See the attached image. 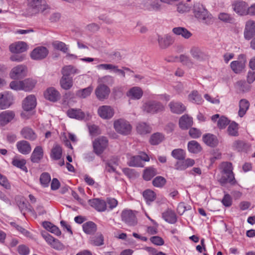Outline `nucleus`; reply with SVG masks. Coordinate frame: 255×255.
<instances>
[{
    "label": "nucleus",
    "mask_w": 255,
    "mask_h": 255,
    "mask_svg": "<svg viewBox=\"0 0 255 255\" xmlns=\"http://www.w3.org/2000/svg\"><path fill=\"white\" fill-rule=\"evenodd\" d=\"M193 13L195 17L203 23L210 25L214 22L212 14L201 3H197L194 4Z\"/></svg>",
    "instance_id": "obj_1"
},
{
    "label": "nucleus",
    "mask_w": 255,
    "mask_h": 255,
    "mask_svg": "<svg viewBox=\"0 0 255 255\" xmlns=\"http://www.w3.org/2000/svg\"><path fill=\"white\" fill-rule=\"evenodd\" d=\"M141 109L144 114L153 115L164 112L165 108L160 102L149 100L143 103Z\"/></svg>",
    "instance_id": "obj_2"
},
{
    "label": "nucleus",
    "mask_w": 255,
    "mask_h": 255,
    "mask_svg": "<svg viewBox=\"0 0 255 255\" xmlns=\"http://www.w3.org/2000/svg\"><path fill=\"white\" fill-rule=\"evenodd\" d=\"M27 4L33 12L47 15L50 12V7L43 0H27Z\"/></svg>",
    "instance_id": "obj_3"
},
{
    "label": "nucleus",
    "mask_w": 255,
    "mask_h": 255,
    "mask_svg": "<svg viewBox=\"0 0 255 255\" xmlns=\"http://www.w3.org/2000/svg\"><path fill=\"white\" fill-rule=\"evenodd\" d=\"M114 128L118 133L124 135L129 134L132 130L131 125L124 119L115 120L114 122Z\"/></svg>",
    "instance_id": "obj_4"
},
{
    "label": "nucleus",
    "mask_w": 255,
    "mask_h": 255,
    "mask_svg": "<svg viewBox=\"0 0 255 255\" xmlns=\"http://www.w3.org/2000/svg\"><path fill=\"white\" fill-rule=\"evenodd\" d=\"M94 152L97 155L101 154L108 145V140L106 137L101 136L97 138L93 142Z\"/></svg>",
    "instance_id": "obj_5"
},
{
    "label": "nucleus",
    "mask_w": 255,
    "mask_h": 255,
    "mask_svg": "<svg viewBox=\"0 0 255 255\" xmlns=\"http://www.w3.org/2000/svg\"><path fill=\"white\" fill-rule=\"evenodd\" d=\"M192 58L198 62H204L209 59L208 55L197 46H192L190 50Z\"/></svg>",
    "instance_id": "obj_6"
},
{
    "label": "nucleus",
    "mask_w": 255,
    "mask_h": 255,
    "mask_svg": "<svg viewBox=\"0 0 255 255\" xmlns=\"http://www.w3.org/2000/svg\"><path fill=\"white\" fill-rule=\"evenodd\" d=\"M110 92L109 87L105 84H99L95 91L96 96L100 101L107 99Z\"/></svg>",
    "instance_id": "obj_7"
},
{
    "label": "nucleus",
    "mask_w": 255,
    "mask_h": 255,
    "mask_svg": "<svg viewBox=\"0 0 255 255\" xmlns=\"http://www.w3.org/2000/svg\"><path fill=\"white\" fill-rule=\"evenodd\" d=\"M48 53V50L45 47L38 46L31 51L30 57L33 60H40L45 58Z\"/></svg>",
    "instance_id": "obj_8"
},
{
    "label": "nucleus",
    "mask_w": 255,
    "mask_h": 255,
    "mask_svg": "<svg viewBox=\"0 0 255 255\" xmlns=\"http://www.w3.org/2000/svg\"><path fill=\"white\" fill-rule=\"evenodd\" d=\"M27 71V67L25 66L17 65L11 69L9 76L12 79H20L26 76Z\"/></svg>",
    "instance_id": "obj_9"
},
{
    "label": "nucleus",
    "mask_w": 255,
    "mask_h": 255,
    "mask_svg": "<svg viewBox=\"0 0 255 255\" xmlns=\"http://www.w3.org/2000/svg\"><path fill=\"white\" fill-rule=\"evenodd\" d=\"M242 58L241 60H236L231 63L230 67L232 70L236 74H239L245 69L246 67V60L244 55L239 56Z\"/></svg>",
    "instance_id": "obj_10"
},
{
    "label": "nucleus",
    "mask_w": 255,
    "mask_h": 255,
    "mask_svg": "<svg viewBox=\"0 0 255 255\" xmlns=\"http://www.w3.org/2000/svg\"><path fill=\"white\" fill-rule=\"evenodd\" d=\"M122 220L129 226H134L137 224V219L131 210H124L122 213Z\"/></svg>",
    "instance_id": "obj_11"
},
{
    "label": "nucleus",
    "mask_w": 255,
    "mask_h": 255,
    "mask_svg": "<svg viewBox=\"0 0 255 255\" xmlns=\"http://www.w3.org/2000/svg\"><path fill=\"white\" fill-rule=\"evenodd\" d=\"M244 37L246 39L250 40L255 35V21L250 19L245 25Z\"/></svg>",
    "instance_id": "obj_12"
},
{
    "label": "nucleus",
    "mask_w": 255,
    "mask_h": 255,
    "mask_svg": "<svg viewBox=\"0 0 255 255\" xmlns=\"http://www.w3.org/2000/svg\"><path fill=\"white\" fill-rule=\"evenodd\" d=\"M98 113L102 119H109L113 117L114 110L111 106H102L98 108Z\"/></svg>",
    "instance_id": "obj_13"
},
{
    "label": "nucleus",
    "mask_w": 255,
    "mask_h": 255,
    "mask_svg": "<svg viewBox=\"0 0 255 255\" xmlns=\"http://www.w3.org/2000/svg\"><path fill=\"white\" fill-rule=\"evenodd\" d=\"M36 105L35 97L30 95L26 97L23 101L22 108L25 111H29L34 109Z\"/></svg>",
    "instance_id": "obj_14"
},
{
    "label": "nucleus",
    "mask_w": 255,
    "mask_h": 255,
    "mask_svg": "<svg viewBox=\"0 0 255 255\" xmlns=\"http://www.w3.org/2000/svg\"><path fill=\"white\" fill-rule=\"evenodd\" d=\"M232 7L234 10L240 15H248V3L245 1H236L233 3Z\"/></svg>",
    "instance_id": "obj_15"
},
{
    "label": "nucleus",
    "mask_w": 255,
    "mask_h": 255,
    "mask_svg": "<svg viewBox=\"0 0 255 255\" xmlns=\"http://www.w3.org/2000/svg\"><path fill=\"white\" fill-rule=\"evenodd\" d=\"M157 41L159 47L162 49H165L173 43L174 39L172 36L168 34L163 37L158 35Z\"/></svg>",
    "instance_id": "obj_16"
},
{
    "label": "nucleus",
    "mask_w": 255,
    "mask_h": 255,
    "mask_svg": "<svg viewBox=\"0 0 255 255\" xmlns=\"http://www.w3.org/2000/svg\"><path fill=\"white\" fill-rule=\"evenodd\" d=\"M44 155L43 149L42 146H36L30 156V160L33 163H39L43 158Z\"/></svg>",
    "instance_id": "obj_17"
},
{
    "label": "nucleus",
    "mask_w": 255,
    "mask_h": 255,
    "mask_svg": "<svg viewBox=\"0 0 255 255\" xmlns=\"http://www.w3.org/2000/svg\"><path fill=\"white\" fill-rule=\"evenodd\" d=\"M9 50L13 53H20L25 51L27 49V45L23 41H18L10 45Z\"/></svg>",
    "instance_id": "obj_18"
},
{
    "label": "nucleus",
    "mask_w": 255,
    "mask_h": 255,
    "mask_svg": "<svg viewBox=\"0 0 255 255\" xmlns=\"http://www.w3.org/2000/svg\"><path fill=\"white\" fill-rule=\"evenodd\" d=\"M15 117L14 113L11 111H6L0 114V126L3 127L11 121Z\"/></svg>",
    "instance_id": "obj_19"
},
{
    "label": "nucleus",
    "mask_w": 255,
    "mask_h": 255,
    "mask_svg": "<svg viewBox=\"0 0 255 255\" xmlns=\"http://www.w3.org/2000/svg\"><path fill=\"white\" fill-rule=\"evenodd\" d=\"M143 92L139 87H133L130 88L127 93V96L132 100H139L142 95Z\"/></svg>",
    "instance_id": "obj_20"
},
{
    "label": "nucleus",
    "mask_w": 255,
    "mask_h": 255,
    "mask_svg": "<svg viewBox=\"0 0 255 255\" xmlns=\"http://www.w3.org/2000/svg\"><path fill=\"white\" fill-rule=\"evenodd\" d=\"M16 147L20 153L25 155L29 154L31 150L30 144L24 140L18 141L16 143Z\"/></svg>",
    "instance_id": "obj_21"
},
{
    "label": "nucleus",
    "mask_w": 255,
    "mask_h": 255,
    "mask_svg": "<svg viewBox=\"0 0 255 255\" xmlns=\"http://www.w3.org/2000/svg\"><path fill=\"white\" fill-rule=\"evenodd\" d=\"M171 112L176 114H181L186 110L185 106L181 103L172 101L168 104Z\"/></svg>",
    "instance_id": "obj_22"
},
{
    "label": "nucleus",
    "mask_w": 255,
    "mask_h": 255,
    "mask_svg": "<svg viewBox=\"0 0 255 255\" xmlns=\"http://www.w3.org/2000/svg\"><path fill=\"white\" fill-rule=\"evenodd\" d=\"M195 164V161L193 159L187 158L177 161L175 164V167L178 170H184L189 167L192 166Z\"/></svg>",
    "instance_id": "obj_23"
},
{
    "label": "nucleus",
    "mask_w": 255,
    "mask_h": 255,
    "mask_svg": "<svg viewBox=\"0 0 255 255\" xmlns=\"http://www.w3.org/2000/svg\"><path fill=\"white\" fill-rule=\"evenodd\" d=\"M193 125L192 118L188 115H183L179 120V127L182 129H187Z\"/></svg>",
    "instance_id": "obj_24"
},
{
    "label": "nucleus",
    "mask_w": 255,
    "mask_h": 255,
    "mask_svg": "<svg viewBox=\"0 0 255 255\" xmlns=\"http://www.w3.org/2000/svg\"><path fill=\"white\" fill-rule=\"evenodd\" d=\"M89 202L91 206L99 212H103L106 210V202L103 200L96 198L90 200Z\"/></svg>",
    "instance_id": "obj_25"
},
{
    "label": "nucleus",
    "mask_w": 255,
    "mask_h": 255,
    "mask_svg": "<svg viewBox=\"0 0 255 255\" xmlns=\"http://www.w3.org/2000/svg\"><path fill=\"white\" fill-rule=\"evenodd\" d=\"M11 104L10 96L7 92L0 93V110L7 109Z\"/></svg>",
    "instance_id": "obj_26"
},
{
    "label": "nucleus",
    "mask_w": 255,
    "mask_h": 255,
    "mask_svg": "<svg viewBox=\"0 0 255 255\" xmlns=\"http://www.w3.org/2000/svg\"><path fill=\"white\" fill-rule=\"evenodd\" d=\"M20 133L24 138L29 140H34L37 138V135L34 130L28 127H24L21 129Z\"/></svg>",
    "instance_id": "obj_27"
},
{
    "label": "nucleus",
    "mask_w": 255,
    "mask_h": 255,
    "mask_svg": "<svg viewBox=\"0 0 255 255\" xmlns=\"http://www.w3.org/2000/svg\"><path fill=\"white\" fill-rule=\"evenodd\" d=\"M46 99L52 102H55L60 98L59 93L54 88H49L44 93Z\"/></svg>",
    "instance_id": "obj_28"
},
{
    "label": "nucleus",
    "mask_w": 255,
    "mask_h": 255,
    "mask_svg": "<svg viewBox=\"0 0 255 255\" xmlns=\"http://www.w3.org/2000/svg\"><path fill=\"white\" fill-rule=\"evenodd\" d=\"M68 116L70 118L82 120L85 118V114L81 109H70L67 112Z\"/></svg>",
    "instance_id": "obj_29"
},
{
    "label": "nucleus",
    "mask_w": 255,
    "mask_h": 255,
    "mask_svg": "<svg viewBox=\"0 0 255 255\" xmlns=\"http://www.w3.org/2000/svg\"><path fill=\"white\" fill-rule=\"evenodd\" d=\"M162 216L166 222L170 224H174L177 221L176 215L175 212L171 209H168L164 212Z\"/></svg>",
    "instance_id": "obj_30"
},
{
    "label": "nucleus",
    "mask_w": 255,
    "mask_h": 255,
    "mask_svg": "<svg viewBox=\"0 0 255 255\" xmlns=\"http://www.w3.org/2000/svg\"><path fill=\"white\" fill-rule=\"evenodd\" d=\"M203 141L208 146H216L218 143V140L213 134L208 133L203 136Z\"/></svg>",
    "instance_id": "obj_31"
},
{
    "label": "nucleus",
    "mask_w": 255,
    "mask_h": 255,
    "mask_svg": "<svg viewBox=\"0 0 255 255\" xmlns=\"http://www.w3.org/2000/svg\"><path fill=\"white\" fill-rule=\"evenodd\" d=\"M172 31L175 35H180L185 39H188L192 36V33L184 27H174Z\"/></svg>",
    "instance_id": "obj_32"
},
{
    "label": "nucleus",
    "mask_w": 255,
    "mask_h": 255,
    "mask_svg": "<svg viewBox=\"0 0 255 255\" xmlns=\"http://www.w3.org/2000/svg\"><path fill=\"white\" fill-rule=\"evenodd\" d=\"M250 107L249 101L245 99H242L239 102V110L238 115L240 117H243L246 114Z\"/></svg>",
    "instance_id": "obj_33"
},
{
    "label": "nucleus",
    "mask_w": 255,
    "mask_h": 255,
    "mask_svg": "<svg viewBox=\"0 0 255 255\" xmlns=\"http://www.w3.org/2000/svg\"><path fill=\"white\" fill-rule=\"evenodd\" d=\"M136 129L137 132L141 135L149 133L151 131V128L145 123L137 124Z\"/></svg>",
    "instance_id": "obj_34"
},
{
    "label": "nucleus",
    "mask_w": 255,
    "mask_h": 255,
    "mask_svg": "<svg viewBox=\"0 0 255 255\" xmlns=\"http://www.w3.org/2000/svg\"><path fill=\"white\" fill-rule=\"evenodd\" d=\"M22 81L23 90L25 91H29L33 89L36 83L35 80L27 78Z\"/></svg>",
    "instance_id": "obj_35"
},
{
    "label": "nucleus",
    "mask_w": 255,
    "mask_h": 255,
    "mask_svg": "<svg viewBox=\"0 0 255 255\" xmlns=\"http://www.w3.org/2000/svg\"><path fill=\"white\" fill-rule=\"evenodd\" d=\"M60 83L63 89L68 90L73 86V79L71 77L63 75Z\"/></svg>",
    "instance_id": "obj_36"
},
{
    "label": "nucleus",
    "mask_w": 255,
    "mask_h": 255,
    "mask_svg": "<svg viewBox=\"0 0 255 255\" xmlns=\"http://www.w3.org/2000/svg\"><path fill=\"white\" fill-rule=\"evenodd\" d=\"M218 181L222 185H223L227 183H230L233 184L235 182L234 175H230V174H221V177L219 179Z\"/></svg>",
    "instance_id": "obj_37"
},
{
    "label": "nucleus",
    "mask_w": 255,
    "mask_h": 255,
    "mask_svg": "<svg viewBox=\"0 0 255 255\" xmlns=\"http://www.w3.org/2000/svg\"><path fill=\"white\" fill-rule=\"evenodd\" d=\"M188 149L190 152L197 153L202 150L200 144L195 140H191L188 143Z\"/></svg>",
    "instance_id": "obj_38"
},
{
    "label": "nucleus",
    "mask_w": 255,
    "mask_h": 255,
    "mask_svg": "<svg viewBox=\"0 0 255 255\" xmlns=\"http://www.w3.org/2000/svg\"><path fill=\"white\" fill-rule=\"evenodd\" d=\"M164 139V136L159 132L152 134L150 138L149 142L152 145H157Z\"/></svg>",
    "instance_id": "obj_39"
},
{
    "label": "nucleus",
    "mask_w": 255,
    "mask_h": 255,
    "mask_svg": "<svg viewBox=\"0 0 255 255\" xmlns=\"http://www.w3.org/2000/svg\"><path fill=\"white\" fill-rule=\"evenodd\" d=\"M83 229L86 234H92L96 231L97 226L92 222H88L83 225Z\"/></svg>",
    "instance_id": "obj_40"
},
{
    "label": "nucleus",
    "mask_w": 255,
    "mask_h": 255,
    "mask_svg": "<svg viewBox=\"0 0 255 255\" xmlns=\"http://www.w3.org/2000/svg\"><path fill=\"white\" fill-rule=\"evenodd\" d=\"M93 90V87L90 86L87 88L78 90L76 92V96L80 98H86L89 96Z\"/></svg>",
    "instance_id": "obj_41"
},
{
    "label": "nucleus",
    "mask_w": 255,
    "mask_h": 255,
    "mask_svg": "<svg viewBox=\"0 0 255 255\" xmlns=\"http://www.w3.org/2000/svg\"><path fill=\"white\" fill-rule=\"evenodd\" d=\"M157 174L156 169L150 167L144 169L143 178L145 180L149 181Z\"/></svg>",
    "instance_id": "obj_42"
},
{
    "label": "nucleus",
    "mask_w": 255,
    "mask_h": 255,
    "mask_svg": "<svg viewBox=\"0 0 255 255\" xmlns=\"http://www.w3.org/2000/svg\"><path fill=\"white\" fill-rule=\"evenodd\" d=\"M179 61L182 64L189 68L193 67L194 62L191 58L185 54H181L179 56Z\"/></svg>",
    "instance_id": "obj_43"
},
{
    "label": "nucleus",
    "mask_w": 255,
    "mask_h": 255,
    "mask_svg": "<svg viewBox=\"0 0 255 255\" xmlns=\"http://www.w3.org/2000/svg\"><path fill=\"white\" fill-rule=\"evenodd\" d=\"M61 72L63 76L69 77L70 75L79 73V70L72 65H68L62 68Z\"/></svg>",
    "instance_id": "obj_44"
},
{
    "label": "nucleus",
    "mask_w": 255,
    "mask_h": 255,
    "mask_svg": "<svg viewBox=\"0 0 255 255\" xmlns=\"http://www.w3.org/2000/svg\"><path fill=\"white\" fill-rule=\"evenodd\" d=\"M236 89L243 92H246L250 90V86L244 80H240L235 85Z\"/></svg>",
    "instance_id": "obj_45"
},
{
    "label": "nucleus",
    "mask_w": 255,
    "mask_h": 255,
    "mask_svg": "<svg viewBox=\"0 0 255 255\" xmlns=\"http://www.w3.org/2000/svg\"><path fill=\"white\" fill-rule=\"evenodd\" d=\"M221 174H234L232 164L230 162H223L221 165Z\"/></svg>",
    "instance_id": "obj_46"
},
{
    "label": "nucleus",
    "mask_w": 255,
    "mask_h": 255,
    "mask_svg": "<svg viewBox=\"0 0 255 255\" xmlns=\"http://www.w3.org/2000/svg\"><path fill=\"white\" fill-rule=\"evenodd\" d=\"M188 98L190 101L197 104H200L203 102L201 96L198 94L197 91H193L189 95Z\"/></svg>",
    "instance_id": "obj_47"
},
{
    "label": "nucleus",
    "mask_w": 255,
    "mask_h": 255,
    "mask_svg": "<svg viewBox=\"0 0 255 255\" xmlns=\"http://www.w3.org/2000/svg\"><path fill=\"white\" fill-rule=\"evenodd\" d=\"M171 155L174 158L179 161L184 159L186 156L185 151L180 148L175 149L172 150Z\"/></svg>",
    "instance_id": "obj_48"
},
{
    "label": "nucleus",
    "mask_w": 255,
    "mask_h": 255,
    "mask_svg": "<svg viewBox=\"0 0 255 255\" xmlns=\"http://www.w3.org/2000/svg\"><path fill=\"white\" fill-rule=\"evenodd\" d=\"M62 155V149L61 147L58 145H56L54 147L51 153V157L54 160H58L61 158Z\"/></svg>",
    "instance_id": "obj_49"
},
{
    "label": "nucleus",
    "mask_w": 255,
    "mask_h": 255,
    "mask_svg": "<svg viewBox=\"0 0 255 255\" xmlns=\"http://www.w3.org/2000/svg\"><path fill=\"white\" fill-rule=\"evenodd\" d=\"M98 83L99 84L112 85L114 83V79L112 76L106 75L99 78L98 79Z\"/></svg>",
    "instance_id": "obj_50"
},
{
    "label": "nucleus",
    "mask_w": 255,
    "mask_h": 255,
    "mask_svg": "<svg viewBox=\"0 0 255 255\" xmlns=\"http://www.w3.org/2000/svg\"><path fill=\"white\" fill-rule=\"evenodd\" d=\"M13 166L19 168L23 170L26 171L27 168L25 166L26 160L24 159L14 158L12 161Z\"/></svg>",
    "instance_id": "obj_51"
},
{
    "label": "nucleus",
    "mask_w": 255,
    "mask_h": 255,
    "mask_svg": "<svg viewBox=\"0 0 255 255\" xmlns=\"http://www.w3.org/2000/svg\"><path fill=\"white\" fill-rule=\"evenodd\" d=\"M91 243L96 246L103 245L104 244V237L103 235L98 233L96 236L92 238Z\"/></svg>",
    "instance_id": "obj_52"
},
{
    "label": "nucleus",
    "mask_w": 255,
    "mask_h": 255,
    "mask_svg": "<svg viewBox=\"0 0 255 255\" xmlns=\"http://www.w3.org/2000/svg\"><path fill=\"white\" fill-rule=\"evenodd\" d=\"M238 125L235 122H233L230 124L228 128V132L229 135L231 136H238Z\"/></svg>",
    "instance_id": "obj_53"
},
{
    "label": "nucleus",
    "mask_w": 255,
    "mask_h": 255,
    "mask_svg": "<svg viewBox=\"0 0 255 255\" xmlns=\"http://www.w3.org/2000/svg\"><path fill=\"white\" fill-rule=\"evenodd\" d=\"M128 165L130 166H141L142 167L143 165L142 161H141V158L139 155L133 156L131 157L128 162Z\"/></svg>",
    "instance_id": "obj_54"
},
{
    "label": "nucleus",
    "mask_w": 255,
    "mask_h": 255,
    "mask_svg": "<svg viewBox=\"0 0 255 255\" xmlns=\"http://www.w3.org/2000/svg\"><path fill=\"white\" fill-rule=\"evenodd\" d=\"M166 183V179L162 176H157L152 181L153 185L157 187H162Z\"/></svg>",
    "instance_id": "obj_55"
},
{
    "label": "nucleus",
    "mask_w": 255,
    "mask_h": 255,
    "mask_svg": "<svg viewBox=\"0 0 255 255\" xmlns=\"http://www.w3.org/2000/svg\"><path fill=\"white\" fill-rule=\"evenodd\" d=\"M143 196L147 202H152L155 199L154 192L150 190H146L143 193Z\"/></svg>",
    "instance_id": "obj_56"
},
{
    "label": "nucleus",
    "mask_w": 255,
    "mask_h": 255,
    "mask_svg": "<svg viewBox=\"0 0 255 255\" xmlns=\"http://www.w3.org/2000/svg\"><path fill=\"white\" fill-rule=\"evenodd\" d=\"M218 18L220 20L227 23H232L234 20V18L229 14L225 12L220 13L218 15Z\"/></svg>",
    "instance_id": "obj_57"
},
{
    "label": "nucleus",
    "mask_w": 255,
    "mask_h": 255,
    "mask_svg": "<svg viewBox=\"0 0 255 255\" xmlns=\"http://www.w3.org/2000/svg\"><path fill=\"white\" fill-rule=\"evenodd\" d=\"M51 180L50 175L46 172L43 173L40 177V181L44 186H47Z\"/></svg>",
    "instance_id": "obj_58"
},
{
    "label": "nucleus",
    "mask_w": 255,
    "mask_h": 255,
    "mask_svg": "<svg viewBox=\"0 0 255 255\" xmlns=\"http://www.w3.org/2000/svg\"><path fill=\"white\" fill-rule=\"evenodd\" d=\"M53 47L58 50L62 51L64 53H66L68 50V48L66 45L62 42L56 41L53 43Z\"/></svg>",
    "instance_id": "obj_59"
},
{
    "label": "nucleus",
    "mask_w": 255,
    "mask_h": 255,
    "mask_svg": "<svg viewBox=\"0 0 255 255\" xmlns=\"http://www.w3.org/2000/svg\"><path fill=\"white\" fill-rule=\"evenodd\" d=\"M229 124V120L227 118L224 116H222L217 121V126L221 129L225 128Z\"/></svg>",
    "instance_id": "obj_60"
},
{
    "label": "nucleus",
    "mask_w": 255,
    "mask_h": 255,
    "mask_svg": "<svg viewBox=\"0 0 255 255\" xmlns=\"http://www.w3.org/2000/svg\"><path fill=\"white\" fill-rule=\"evenodd\" d=\"M10 88L14 90L19 91L23 90L22 81H13L10 83Z\"/></svg>",
    "instance_id": "obj_61"
},
{
    "label": "nucleus",
    "mask_w": 255,
    "mask_h": 255,
    "mask_svg": "<svg viewBox=\"0 0 255 255\" xmlns=\"http://www.w3.org/2000/svg\"><path fill=\"white\" fill-rule=\"evenodd\" d=\"M147 9L150 11H159L161 9V6L159 2L153 1L148 6Z\"/></svg>",
    "instance_id": "obj_62"
},
{
    "label": "nucleus",
    "mask_w": 255,
    "mask_h": 255,
    "mask_svg": "<svg viewBox=\"0 0 255 255\" xmlns=\"http://www.w3.org/2000/svg\"><path fill=\"white\" fill-rule=\"evenodd\" d=\"M191 7L187 3H179L177 5V11L180 13H184L189 11Z\"/></svg>",
    "instance_id": "obj_63"
},
{
    "label": "nucleus",
    "mask_w": 255,
    "mask_h": 255,
    "mask_svg": "<svg viewBox=\"0 0 255 255\" xmlns=\"http://www.w3.org/2000/svg\"><path fill=\"white\" fill-rule=\"evenodd\" d=\"M17 250L20 255H27L29 253V248L24 245H19Z\"/></svg>",
    "instance_id": "obj_64"
}]
</instances>
